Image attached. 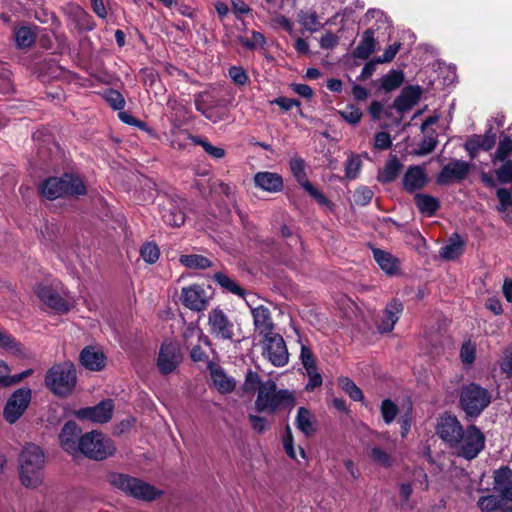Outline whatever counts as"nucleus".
<instances>
[{"label": "nucleus", "mask_w": 512, "mask_h": 512, "mask_svg": "<svg viewBox=\"0 0 512 512\" xmlns=\"http://www.w3.org/2000/svg\"><path fill=\"white\" fill-rule=\"evenodd\" d=\"M476 346L471 341H466L460 349L461 361L466 365H471L475 361Z\"/></svg>", "instance_id": "obj_51"}, {"label": "nucleus", "mask_w": 512, "mask_h": 512, "mask_svg": "<svg viewBox=\"0 0 512 512\" xmlns=\"http://www.w3.org/2000/svg\"><path fill=\"white\" fill-rule=\"evenodd\" d=\"M182 361V354L178 343L165 341L162 343L158 358L157 367L162 374L172 373Z\"/></svg>", "instance_id": "obj_13"}, {"label": "nucleus", "mask_w": 512, "mask_h": 512, "mask_svg": "<svg viewBox=\"0 0 512 512\" xmlns=\"http://www.w3.org/2000/svg\"><path fill=\"white\" fill-rule=\"evenodd\" d=\"M361 169V160L358 156H351L345 164V175L348 179H355Z\"/></svg>", "instance_id": "obj_55"}, {"label": "nucleus", "mask_w": 512, "mask_h": 512, "mask_svg": "<svg viewBox=\"0 0 512 512\" xmlns=\"http://www.w3.org/2000/svg\"><path fill=\"white\" fill-rule=\"evenodd\" d=\"M81 436V429L79 426L73 421H68L65 423L59 434L61 447L70 454L78 453L80 449Z\"/></svg>", "instance_id": "obj_18"}, {"label": "nucleus", "mask_w": 512, "mask_h": 512, "mask_svg": "<svg viewBox=\"0 0 512 512\" xmlns=\"http://www.w3.org/2000/svg\"><path fill=\"white\" fill-rule=\"evenodd\" d=\"M470 171V164L463 160H452L446 164L436 177L440 185L465 179Z\"/></svg>", "instance_id": "obj_16"}, {"label": "nucleus", "mask_w": 512, "mask_h": 512, "mask_svg": "<svg viewBox=\"0 0 512 512\" xmlns=\"http://www.w3.org/2000/svg\"><path fill=\"white\" fill-rule=\"evenodd\" d=\"M79 452L93 460H104L115 452L113 441L99 431L85 433L80 438Z\"/></svg>", "instance_id": "obj_7"}, {"label": "nucleus", "mask_w": 512, "mask_h": 512, "mask_svg": "<svg viewBox=\"0 0 512 512\" xmlns=\"http://www.w3.org/2000/svg\"><path fill=\"white\" fill-rule=\"evenodd\" d=\"M161 216L163 221L172 227H179L185 221V214L174 203L167 201L161 208Z\"/></svg>", "instance_id": "obj_31"}, {"label": "nucleus", "mask_w": 512, "mask_h": 512, "mask_svg": "<svg viewBox=\"0 0 512 512\" xmlns=\"http://www.w3.org/2000/svg\"><path fill=\"white\" fill-rule=\"evenodd\" d=\"M215 106V101L212 96L208 93H201L195 99V107L201 112L207 119L215 121L213 118V107Z\"/></svg>", "instance_id": "obj_39"}, {"label": "nucleus", "mask_w": 512, "mask_h": 512, "mask_svg": "<svg viewBox=\"0 0 512 512\" xmlns=\"http://www.w3.org/2000/svg\"><path fill=\"white\" fill-rule=\"evenodd\" d=\"M31 401V390L29 388H20L16 390L8 399L4 408V418L7 422L15 423L27 409Z\"/></svg>", "instance_id": "obj_12"}, {"label": "nucleus", "mask_w": 512, "mask_h": 512, "mask_svg": "<svg viewBox=\"0 0 512 512\" xmlns=\"http://www.w3.org/2000/svg\"><path fill=\"white\" fill-rule=\"evenodd\" d=\"M251 314L253 317V324L255 331L258 332L261 336H267L275 333L274 323L272 320V316L270 310L263 306L259 305L257 307L251 308Z\"/></svg>", "instance_id": "obj_20"}, {"label": "nucleus", "mask_w": 512, "mask_h": 512, "mask_svg": "<svg viewBox=\"0 0 512 512\" xmlns=\"http://www.w3.org/2000/svg\"><path fill=\"white\" fill-rule=\"evenodd\" d=\"M248 419L252 429L259 434L266 432L271 427V422L266 417L249 414Z\"/></svg>", "instance_id": "obj_52"}, {"label": "nucleus", "mask_w": 512, "mask_h": 512, "mask_svg": "<svg viewBox=\"0 0 512 512\" xmlns=\"http://www.w3.org/2000/svg\"><path fill=\"white\" fill-rule=\"evenodd\" d=\"M289 165H290L291 173L293 174V176L296 178L297 182L301 186H303L307 182H309L307 179L306 172H305V161L301 157H298V156L292 157L290 159Z\"/></svg>", "instance_id": "obj_42"}, {"label": "nucleus", "mask_w": 512, "mask_h": 512, "mask_svg": "<svg viewBox=\"0 0 512 512\" xmlns=\"http://www.w3.org/2000/svg\"><path fill=\"white\" fill-rule=\"evenodd\" d=\"M306 372H307V375L309 377V381H308V383L306 385V390L307 391H313L316 387L321 386V384H322V376L318 372L317 367L311 368V369H307Z\"/></svg>", "instance_id": "obj_64"}, {"label": "nucleus", "mask_w": 512, "mask_h": 512, "mask_svg": "<svg viewBox=\"0 0 512 512\" xmlns=\"http://www.w3.org/2000/svg\"><path fill=\"white\" fill-rule=\"evenodd\" d=\"M186 138L191 140L194 144L200 145L204 151L214 159H222L226 155V152L222 147L213 146L205 139L193 136L191 134H186Z\"/></svg>", "instance_id": "obj_41"}, {"label": "nucleus", "mask_w": 512, "mask_h": 512, "mask_svg": "<svg viewBox=\"0 0 512 512\" xmlns=\"http://www.w3.org/2000/svg\"><path fill=\"white\" fill-rule=\"evenodd\" d=\"M0 347L13 354L20 352V346L16 340L2 330H0Z\"/></svg>", "instance_id": "obj_54"}, {"label": "nucleus", "mask_w": 512, "mask_h": 512, "mask_svg": "<svg viewBox=\"0 0 512 512\" xmlns=\"http://www.w3.org/2000/svg\"><path fill=\"white\" fill-rule=\"evenodd\" d=\"M438 141L433 136H426L419 145V148L414 152L415 155L424 156L430 154L436 147Z\"/></svg>", "instance_id": "obj_58"}, {"label": "nucleus", "mask_w": 512, "mask_h": 512, "mask_svg": "<svg viewBox=\"0 0 512 512\" xmlns=\"http://www.w3.org/2000/svg\"><path fill=\"white\" fill-rule=\"evenodd\" d=\"M254 185L263 191L276 193L283 189L284 183L281 175L264 171L254 175Z\"/></svg>", "instance_id": "obj_23"}, {"label": "nucleus", "mask_w": 512, "mask_h": 512, "mask_svg": "<svg viewBox=\"0 0 512 512\" xmlns=\"http://www.w3.org/2000/svg\"><path fill=\"white\" fill-rule=\"evenodd\" d=\"M295 425L306 437L314 435L317 431L315 416L305 407H300L298 409L295 418Z\"/></svg>", "instance_id": "obj_28"}, {"label": "nucleus", "mask_w": 512, "mask_h": 512, "mask_svg": "<svg viewBox=\"0 0 512 512\" xmlns=\"http://www.w3.org/2000/svg\"><path fill=\"white\" fill-rule=\"evenodd\" d=\"M496 141V135L494 133H487L485 135H473L465 143V148L469 154L474 157V154L482 150H490Z\"/></svg>", "instance_id": "obj_29"}, {"label": "nucleus", "mask_w": 512, "mask_h": 512, "mask_svg": "<svg viewBox=\"0 0 512 512\" xmlns=\"http://www.w3.org/2000/svg\"><path fill=\"white\" fill-rule=\"evenodd\" d=\"M44 463V452L39 446L29 444L23 448L19 455V475L25 487L36 488L42 483Z\"/></svg>", "instance_id": "obj_3"}, {"label": "nucleus", "mask_w": 512, "mask_h": 512, "mask_svg": "<svg viewBox=\"0 0 512 512\" xmlns=\"http://www.w3.org/2000/svg\"><path fill=\"white\" fill-rule=\"evenodd\" d=\"M419 100L418 92L413 89H405L402 94L396 98L395 107L399 111H406L411 109Z\"/></svg>", "instance_id": "obj_38"}, {"label": "nucleus", "mask_w": 512, "mask_h": 512, "mask_svg": "<svg viewBox=\"0 0 512 512\" xmlns=\"http://www.w3.org/2000/svg\"><path fill=\"white\" fill-rule=\"evenodd\" d=\"M373 198V192L367 187L359 188L354 193V201L357 205H367Z\"/></svg>", "instance_id": "obj_62"}, {"label": "nucleus", "mask_w": 512, "mask_h": 512, "mask_svg": "<svg viewBox=\"0 0 512 512\" xmlns=\"http://www.w3.org/2000/svg\"><path fill=\"white\" fill-rule=\"evenodd\" d=\"M427 181L426 168L421 165L409 166L402 179L403 188L409 193L422 189Z\"/></svg>", "instance_id": "obj_19"}, {"label": "nucleus", "mask_w": 512, "mask_h": 512, "mask_svg": "<svg viewBox=\"0 0 512 512\" xmlns=\"http://www.w3.org/2000/svg\"><path fill=\"white\" fill-rule=\"evenodd\" d=\"M491 402L489 391L478 384L470 383L461 389L460 406L469 417H477Z\"/></svg>", "instance_id": "obj_9"}, {"label": "nucleus", "mask_w": 512, "mask_h": 512, "mask_svg": "<svg viewBox=\"0 0 512 512\" xmlns=\"http://www.w3.org/2000/svg\"><path fill=\"white\" fill-rule=\"evenodd\" d=\"M11 73L5 63H0V92L9 93L12 90Z\"/></svg>", "instance_id": "obj_57"}, {"label": "nucleus", "mask_w": 512, "mask_h": 512, "mask_svg": "<svg viewBox=\"0 0 512 512\" xmlns=\"http://www.w3.org/2000/svg\"><path fill=\"white\" fill-rule=\"evenodd\" d=\"M463 246V240L458 234H454L449 243L440 248L439 254L445 260H455L462 255Z\"/></svg>", "instance_id": "obj_34"}, {"label": "nucleus", "mask_w": 512, "mask_h": 512, "mask_svg": "<svg viewBox=\"0 0 512 512\" xmlns=\"http://www.w3.org/2000/svg\"><path fill=\"white\" fill-rule=\"evenodd\" d=\"M496 175L501 183H512V159L505 162L496 171Z\"/></svg>", "instance_id": "obj_61"}, {"label": "nucleus", "mask_w": 512, "mask_h": 512, "mask_svg": "<svg viewBox=\"0 0 512 512\" xmlns=\"http://www.w3.org/2000/svg\"><path fill=\"white\" fill-rule=\"evenodd\" d=\"M140 254L145 262L154 264L159 259L160 251L156 244L149 242L141 247Z\"/></svg>", "instance_id": "obj_49"}, {"label": "nucleus", "mask_w": 512, "mask_h": 512, "mask_svg": "<svg viewBox=\"0 0 512 512\" xmlns=\"http://www.w3.org/2000/svg\"><path fill=\"white\" fill-rule=\"evenodd\" d=\"M403 165L396 156L390 157L384 167L379 170L377 180L383 184L393 182L399 175Z\"/></svg>", "instance_id": "obj_30"}, {"label": "nucleus", "mask_w": 512, "mask_h": 512, "mask_svg": "<svg viewBox=\"0 0 512 512\" xmlns=\"http://www.w3.org/2000/svg\"><path fill=\"white\" fill-rule=\"evenodd\" d=\"M180 299L185 307L193 311L205 310L209 302L206 290L197 284L184 287Z\"/></svg>", "instance_id": "obj_15"}, {"label": "nucleus", "mask_w": 512, "mask_h": 512, "mask_svg": "<svg viewBox=\"0 0 512 512\" xmlns=\"http://www.w3.org/2000/svg\"><path fill=\"white\" fill-rule=\"evenodd\" d=\"M215 282L223 289L238 296H244V290L230 277L224 273H216L214 275Z\"/></svg>", "instance_id": "obj_43"}, {"label": "nucleus", "mask_w": 512, "mask_h": 512, "mask_svg": "<svg viewBox=\"0 0 512 512\" xmlns=\"http://www.w3.org/2000/svg\"><path fill=\"white\" fill-rule=\"evenodd\" d=\"M512 153V140L509 137H504L498 145L495 152V159L504 161Z\"/></svg>", "instance_id": "obj_56"}, {"label": "nucleus", "mask_w": 512, "mask_h": 512, "mask_svg": "<svg viewBox=\"0 0 512 512\" xmlns=\"http://www.w3.org/2000/svg\"><path fill=\"white\" fill-rule=\"evenodd\" d=\"M477 506L482 512H512V503L500 494L480 497Z\"/></svg>", "instance_id": "obj_24"}, {"label": "nucleus", "mask_w": 512, "mask_h": 512, "mask_svg": "<svg viewBox=\"0 0 512 512\" xmlns=\"http://www.w3.org/2000/svg\"><path fill=\"white\" fill-rule=\"evenodd\" d=\"M436 434L458 456L474 459L485 446V436L475 425L465 430L456 416L443 414L437 420Z\"/></svg>", "instance_id": "obj_1"}, {"label": "nucleus", "mask_w": 512, "mask_h": 512, "mask_svg": "<svg viewBox=\"0 0 512 512\" xmlns=\"http://www.w3.org/2000/svg\"><path fill=\"white\" fill-rule=\"evenodd\" d=\"M262 385L260 381V376L257 372L249 370L245 376V381L243 383V390L248 393L255 392L256 390L259 392V387Z\"/></svg>", "instance_id": "obj_50"}, {"label": "nucleus", "mask_w": 512, "mask_h": 512, "mask_svg": "<svg viewBox=\"0 0 512 512\" xmlns=\"http://www.w3.org/2000/svg\"><path fill=\"white\" fill-rule=\"evenodd\" d=\"M369 458L377 465L383 468H390L394 463V458L388 451L380 446L372 445L367 448Z\"/></svg>", "instance_id": "obj_36"}, {"label": "nucleus", "mask_w": 512, "mask_h": 512, "mask_svg": "<svg viewBox=\"0 0 512 512\" xmlns=\"http://www.w3.org/2000/svg\"><path fill=\"white\" fill-rule=\"evenodd\" d=\"M46 386L56 395L67 396L76 385V370L71 362L56 364L45 377Z\"/></svg>", "instance_id": "obj_6"}, {"label": "nucleus", "mask_w": 512, "mask_h": 512, "mask_svg": "<svg viewBox=\"0 0 512 512\" xmlns=\"http://www.w3.org/2000/svg\"><path fill=\"white\" fill-rule=\"evenodd\" d=\"M339 386L350 396L354 401H361L363 399V393L356 386V384L347 377L339 378Z\"/></svg>", "instance_id": "obj_46"}, {"label": "nucleus", "mask_w": 512, "mask_h": 512, "mask_svg": "<svg viewBox=\"0 0 512 512\" xmlns=\"http://www.w3.org/2000/svg\"><path fill=\"white\" fill-rule=\"evenodd\" d=\"M373 257L387 274L393 275L398 271L399 262L392 254L381 249H373Z\"/></svg>", "instance_id": "obj_33"}, {"label": "nucleus", "mask_w": 512, "mask_h": 512, "mask_svg": "<svg viewBox=\"0 0 512 512\" xmlns=\"http://www.w3.org/2000/svg\"><path fill=\"white\" fill-rule=\"evenodd\" d=\"M107 358L97 347H85L80 353V362L88 370L101 371L106 366Z\"/></svg>", "instance_id": "obj_22"}, {"label": "nucleus", "mask_w": 512, "mask_h": 512, "mask_svg": "<svg viewBox=\"0 0 512 512\" xmlns=\"http://www.w3.org/2000/svg\"><path fill=\"white\" fill-rule=\"evenodd\" d=\"M340 115L343 117L345 121L355 125L360 122L362 117V111L360 108L350 105L346 106L343 110H341Z\"/></svg>", "instance_id": "obj_53"}, {"label": "nucleus", "mask_w": 512, "mask_h": 512, "mask_svg": "<svg viewBox=\"0 0 512 512\" xmlns=\"http://www.w3.org/2000/svg\"><path fill=\"white\" fill-rule=\"evenodd\" d=\"M414 202L419 211L426 216L434 215L440 207L438 199L428 194H416L414 196Z\"/></svg>", "instance_id": "obj_35"}, {"label": "nucleus", "mask_w": 512, "mask_h": 512, "mask_svg": "<svg viewBox=\"0 0 512 512\" xmlns=\"http://www.w3.org/2000/svg\"><path fill=\"white\" fill-rule=\"evenodd\" d=\"M209 368L213 384L220 393L227 394L235 389L236 381L233 377L228 376L223 368L212 365Z\"/></svg>", "instance_id": "obj_26"}, {"label": "nucleus", "mask_w": 512, "mask_h": 512, "mask_svg": "<svg viewBox=\"0 0 512 512\" xmlns=\"http://www.w3.org/2000/svg\"><path fill=\"white\" fill-rule=\"evenodd\" d=\"M497 198L499 199L500 205L498 206V210L500 212L506 211L510 206H512V196L511 193L505 189L500 188L497 190Z\"/></svg>", "instance_id": "obj_63"}, {"label": "nucleus", "mask_w": 512, "mask_h": 512, "mask_svg": "<svg viewBox=\"0 0 512 512\" xmlns=\"http://www.w3.org/2000/svg\"><path fill=\"white\" fill-rule=\"evenodd\" d=\"M238 40L243 47L249 50L262 48L266 44L264 34H240Z\"/></svg>", "instance_id": "obj_44"}, {"label": "nucleus", "mask_w": 512, "mask_h": 512, "mask_svg": "<svg viewBox=\"0 0 512 512\" xmlns=\"http://www.w3.org/2000/svg\"><path fill=\"white\" fill-rule=\"evenodd\" d=\"M494 490L512 503V470L508 466H502L493 474Z\"/></svg>", "instance_id": "obj_21"}, {"label": "nucleus", "mask_w": 512, "mask_h": 512, "mask_svg": "<svg viewBox=\"0 0 512 512\" xmlns=\"http://www.w3.org/2000/svg\"><path fill=\"white\" fill-rule=\"evenodd\" d=\"M375 49L374 38L368 34L361 43L355 48L353 54L356 58L367 59Z\"/></svg>", "instance_id": "obj_45"}, {"label": "nucleus", "mask_w": 512, "mask_h": 512, "mask_svg": "<svg viewBox=\"0 0 512 512\" xmlns=\"http://www.w3.org/2000/svg\"><path fill=\"white\" fill-rule=\"evenodd\" d=\"M34 293L39 301L57 314H65L74 306L64 287L55 281L41 282L35 285Z\"/></svg>", "instance_id": "obj_4"}, {"label": "nucleus", "mask_w": 512, "mask_h": 512, "mask_svg": "<svg viewBox=\"0 0 512 512\" xmlns=\"http://www.w3.org/2000/svg\"><path fill=\"white\" fill-rule=\"evenodd\" d=\"M295 406V396L287 389H277L273 380H267L259 387L255 409L259 413L276 414Z\"/></svg>", "instance_id": "obj_2"}, {"label": "nucleus", "mask_w": 512, "mask_h": 512, "mask_svg": "<svg viewBox=\"0 0 512 512\" xmlns=\"http://www.w3.org/2000/svg\"><path fill=\"white\" fill-rule=\"evenodd\" d=\"M187 346L192 345L190 356L194 362L207 360L208 356L202 349V344L209 345L210 341L198 327H189L184 334Z\"/></svg>", "instance_id": "obj_17"}, {"label": "nucleus", "mask_w": 512, "mask_h": 512, "mask_svg": "<svg viewBox=\"0 0 512 512\" xmlns=\"http://www.w3.org/2000/svg\"><path fill=\"white\" fill-rule=\"evenodd\" d=\"M113 402L110 399L101 401L94 407H86L74 412L80 420H89L95 423H106L112 417Z\"/></svg>", "instance_id": "obj_14"}, {"label": "nucleus", "mask_w": 512, "mask_h": 512, "mask_svg": "<svg viewBox=\"0 0 512 512\" xmlns=\"http://www.w3.org/2000/svg\"><path fill=\"white\" fill-rule=\"evenodd\" d=\"M364 21L369 25L365 32L386 31L392 27L388 16L378 9L368 10L365 14Z\"/></svg>", "instance_id": "obj_27"}, {"label": "nucleus", "mask_w": 512, "mask_h": 512, "mask_svg": "<svg viewBox=\"0 0 512 512\" xmlns=\"http://www.w3.org/2000/svg\"><path fill=\"white\" fill-rule=\"evenodd\" d=\"M179 261L190 269H207L212 266V261L199 254L181 255Z\"/></svg>", "instance_id": "obj_37"}, {"label": "nucleus", "mask_w": 512, "mask_h": 512, "mask_svg": "<svg viewBox=\"0 0 512 512\" xmlns=\"http://www.w3.org/2000/svg\"><path fill=\"white\" fill-rule=\"evenodd\" d=\"M403 80L401 71L391 70L380 79V88L386 92L393 91L401 86Z\"/></svg>", "instance_id": "obj_40"}, {"label": "nucleus", "mask_w": 512, "mask_h": 512, "mask_svg": "<svg viewBox=\"0 0 512 512\" xmlns=\"http://www.w3.org/2000/svg\"><path fill=\"white\" fill-rule=\"evenodd\" d=\"M297 18L302 29L306 32H317L328 23L327 20L325 23H322L317 14L311 9L300 10L297 14Z\"/></svg>", "instance_id": "obj_32"}, {"label": "nucleus", "mask_w": 512, "mask_h": 512, "mask_svg": "<svg viewBox=\"0 0 512 512\" xmlns=\"http://www.w3.org/2000/svg\"><path fill=\"white\" fill-rule=\"evenodd\" d=\"M228 75L232 81L237 85H244L248 81V75L246 71L239 66H231L228 69Z\"/></svg>", "instance_id": "obj_59"}, {"label": "nucleus", "mask_w": 512, "mask_h": 512, "mask_svg": "<svg viewBox=\"0 0 512 512\" xmlns=\"http://www.w3.org/2000/svg\"><path fill=\"white\" fill-rule=\"evenodd\" d=\"M392 145V139L389 133L381 131L374 137V148L377 150H387Z\"/></svg>", "instance_id": "obj_60"}, {"label": "nucleus", "mask_w": 512, "mask_h": 512, "mask_svg": "<svg viewBox=\"0 0 512 512\" xmlns=\"http://www.w3.org/2000/svg\"><path fill=\"white\" fill-rule=\"evenodd\" d=\"M43 196L54 200L64 196H79L86 194V186L76 176L65 174L63 177H52L43 182L41 186Z\"/></svg>", "instance_id": "obj_5"}, {"label": "nucleus", "mask_w": 512, "mask_h": 512, "mask_svg": "<svg viewBox=\"0 0 512 512\" xmlns=\"http://www.w3.org/2000/svg\"><path fill=\"white\" fill-rule=\"evenodd\" d=\"M110 482L125 494L143 501H152L162 493L149 483L124 474L112 475Z\"/></svg>", "instance_id": "obj_8"}, {"label": "nucleus", "mask_w": 512, "mask_h": 512, "mask_svg": "<svg viewBox=\"0 0 512 512\" xmlns=\"http://www.w3.org/2000/svg\"><path fill=\"white\" fill-rule=\"evenodd\" d=\"M380 411L384 422L390 424L395 420L398 414V407L390 399H385L381 403Z\"/></svg>", "instance_id": "obj_47"}, {"label": "nucleus", "mask_w": 512, "mask_h": 512, "mask_svg": "<svg viewBox=\"0 0 512 512\" xmlns=\"http://www.w3.org/2000/svg\"><path fill=\"white\" fill-rule=\"evenodd\" d=\"M262 355L272 365L283 367L288 363L289 353L283 337L278 333H273L263 337Z\"/></svg>", "instance_id": "obj_10"}, {"label": "nucleus", "mask_w": 512, "mask_h": 512, "mask_svg": "<svg viewBox=\"0 0 512 512\" xmlns=\"http://www.w3.org/2000/svg\"><path fill=\"white\" fill-rule=\"evenodd\" d=\"M210 334L218 340H233L235 336L234 323L219 307L212 309L208 314Z\"/></svg>", "instance_id": "obj_11"}, {"label": "nucleus", "mask_w": 512, "mask_h": 512, "mask_svg": "<svg viewBox=\"0 0 512 512\" xmlns=\"http://www.w3.org/2000/svg\"><path fill=\"white\" fill-rule=\"evenodd\" d=\"M403 311V304L398 300H393L387 304L384 310V316L378 325V330L381 333L391 332L397 323L400 314Z\"/></svg>", "instance_id": "obj_25"}, {"label": "nucleus", "mask_w": 512, "mask_h": 512, "mask_svg": "<svg viewBox=\"0 0 512 512\" xmlns=\"http://www.w3.org/2000/svg\"><path fill=\"white\" fill-rule=\"evenodd\" d=\"M105 101L115 110H122L125 107L123 95L114 89H108L103 93Z\"/></svg>", "instance_id": "obj_48"}]
</instances>
